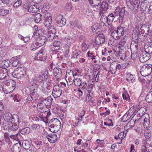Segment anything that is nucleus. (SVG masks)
<instances>
[{"instance_id": "1", "label": "nucleus", "mask_w": 152, "mask_h": 152, "mask_svg": "<svg viewBox=\"0 0 152 152\" xmlns=\"http://www.w3.org/2000/svg\"><path fill=\"white\" fill-rule=\"evenodd\" d=\"M49 122L48 126L49 130L53 132L56 133L58 131L61 127V124L60 121L57 118H53Z\"/></svg>"}, {"instance_id": "2", "label": "nucleus", "mask_w": 152, "mask_h": 152, "mask_svg": "<svg viewBox=\"0 0 152 152\" xmlns=\"http://www.w3.org/2000/svg\"><path fill=\"white\" fill-rule=\"evenodd\" d=\"M48 72L45 71V72H42L40 75L38 76L37 78L38 81L40 82L41 83L40 85L42 86V89L45 90L47 88L46 83H45L44 82H43L44 80H45L46 78H47V74Z\"/></svg>"}, {"instance_id": "3", "label": "nucleus", "mask_w": 152, "mask_h": 152, "mask_svg": "<svg viewBox=\"0 0 152 152\" xmlns=\"http://www.w3.org/2000/svg\"><path fill=\"white\" fill-rule=\"evenodd\" d=\"M51 115V113L50 111L48 113H43L41 115L36 117V121H42L45 123H48L50 120V118Z\"/></svg>"}, {"instance_id": "4", "label": "nucleus", "mask_w": 152, "mask_h": 152, "mask_svg": "<svg viewBox=\"0 0 152 152\" xmlns=\"http://www.w3.org/2000/svg\"><path fill=\"white\" fill-rule=\"evenodd\" d=\"M125 13V9L124 7L120 9V7H116L114 12V14L116 15H118L119 14L120 17V23H122L123 21V19L124 18Z\"/></svg>"}, {"instance_id": "5", "label": "nucleus", "mask_w": 152, "mask_h": 152, "mask_svg": "<svg viewBox=\"0 0 152 152\" xmlns=\"http://www.w3.org/2000/svg\"><path fill=\"white\" fill-rule=\"evenodd\" d=\"M151 70L149 65H143L140 69V73L143 76H147L151 74Z\"/></svg>"}, {"instance_id": "6", "label": "nucleus", "mask_w": 152, "mask_h": 152, "mask_svg": "<svg viewBox=\"0 0 152 152\" xmlns=\"http://www.w3.org/2000/svg\"><path fill=\"white\" fill-rule=\"evenodd\" d=\"M66 80L68 84L72 85L74 83V75L72 71L68 70L66 72Z\"/></svg>"}, {"instance_id": "7", "label": "nucleus", "mask_w": 152, "mask_h": 152, "mask_svg": "<svg viewBox=\"0 0 152 152\" xmlns=\"http://www.w3.org/2000/svg\"><path fill=\"white\" fill-rule=\"evenodd\" d=\"M47 57V54L45 53V51L44 49H42L40 50L37 56L34 58L35 60L39 61L45 60Z\"/></svg>"}, {"instance_id": "8", "label": "nucleus", "mask_w": 152, "mask_h": 152, "mask_svg": "<svg viewBox=\"0 0 152 152\" xmlns=\"http://www.w3.org/2000/svg\"><path fill=\"white\" fill-rule=\"evenodd\" d=\"M15 118L18 119V115L17 114H14L12 116L11 113H6L4 116V119L7 121L8 123L10 122H15Z\"/></svg>"}, {"instance_id": "9", "label": "nucleus", "mask_w": 152, "mask_h": 152, "mask_svg": "<svg viewBox=\"0 0 152 152\" xmlns=\"http://www.w3.org/2000/svg\"><path fill=\"white\" fill-rule=\"evenodd\" d=\"M150 25H142L140 29V34H142L143 36L146 37L148 34H149L150 29L151 27Z\"/></svg>"}, {"instance_id": "10", "label": "nucleus", "mask_w": 152, "mask_h": 152, "mask_svg": "<svg viewBox=\"0 0 152 152\" xmlns=\"http://www.w3.org/2000/svg\"><path fill=\"white\" fill-rule=\"evenodd\" d=\"M150 118L149 114L145 113L142 115L139 118V121H143V125L144 128H147L150 124Z\"/></svg>"}, {"instance_id": "11", "label": "nucleus", "mask_w": 152, "mask_h": 152, "mask_svg": "<svg viewBox=\"0 0 152 152\" xmlns=\"http://www.w3.org/2000/svg\"><path fill=\"white\" fill-rule=\"evenodd\" d=\"M150 55L145 51L141 52L140 53L139 58L140 61L142 62H144L147 61L149 59L150 57Z\"/></svg>"}, {"instance_id": "12", "label": "nucleus", "mask_w": 152, "mask_h": 152, "mask_svg": "<svg viewBox=\"0 0 152 152\" xmlns=\"http://www.w3.org/2000/svg\"><path fill=\"white\" fill-rule=\"evenodd\" d=\"M62 90L58 85H55L52 92L53 96L54 98L59 97L61 94Z\"/></svg>"}, {"instance_id": "13", "label": "nucleus", "mask_w": 152, "mask_h": 152, "mask_svg": "<svg viewBox=\"0 0 152 152\" xmlns=\"http://www.w3.org/2000/svg\"><path fill=\"white\" fill-rule=\"evenodd\" d=\"M45 37L44 36L39 37L35 39L33 44H35L36 45L39 46L38 47H41L45 43Z\"/></svg>"}, {"instance_id": "14", "label": "nucleus", "mask_w": 152, "mask_h": 152, "mask_svg": "<svg viewBox=\"0 0 152 152\" xmlns=\"http://www.w3.org/2000/svg\"><path fill=\"white\" fill-rule=\"evenodd\" d=\"M56 23L58 25L62 27L66 24V20L65 18L63 17V16L60 15H58L56 17Z\"/></svg>"}, {"instance_id": "15", "label": "nucleus", "mask_w": 152, "mask_h": 152, "mask_svg": "<svg viewBox=\"0 0 152 152\" xmlns=\"http://www.w3.org/2000/svg\"><path fill=\"white\" fill-rule=\"evenodd\" d=\"M42 102L41 101L37 104V107L38 111L43 113H48L47 111L48 109L46 105Z\"/></svg>"}, {"instance_id": "16", "label": "nucleus", "mask_w": 152, "mask_h": 152, "mask_svg": "<svg viewBox=\"0 0 152 152\" xmlns=\"http://www.w3.org/2000/svg\"><path fill=\"white\" fill-rule=\"evenodd\" d=\"M54 30L53 31L50 30L48 31V34L47 35V40L50 42L53 41H55V39H57L58 37L55 36L54 34L55 33V31Z\"/></svg>"}, {"instance_id": "17", "label": "nucleus", "mask_w": 152, "mask_h": 152, "mask_svg": "<svg viewBox=\"0 0 152 152\" xmlns=\"http://www.w3.org/2000/svg\"><path fill=\"white\" fill-rule=\"evenodd\" d=\"M33 83H31V85L32 84V86H30V89L33 91H31V98L32 99H36L38 97V95L37 94V93L36 91V90L34 89V88L35 86H36V84L34 83V84H32Z\"/></svg>"}, {"instance_id": "18", "label": "nucleus", "mask_w": 152, "mask_h": 152, "mask_svg": "<svg viewBox=\"0 0 152 152\" xmlns=\"http://www.w3.org/2000/svg\"><path fill=\"white\" fill-rule=\"evenodd\" d=\"M108 4L107 1H104L99 7V14L105 13L107 11Z\"/></svg>"}, {"instance_id": "19", "label": "nucleus", "mask_w": 152, "mask_h": 152, "mask_svg": "<svg viewBox=\"0 0 152 152\" xmlns=\"http://www.w3.org/2000/svg\"><path fill=\"white\" fill-rule=\"evenodd\" d=\"M53 99L52 96H49L46 99L42 100V102L45 104L47 107L48 109H49L51 107V105Z\"/></svg>"}, {"instance_id": "20", "label": "nucleus", "mask_w": 152, "mask_h": 152, "mask_svg": "<svg viewBox=\"0 0 152 152\" xmlns=\"http://www.w3.org/2000/svg\"><path fill=\"white\" fill-rule=\"evenodd\" d=\"M61 43L59 41H55L51 45L52 51H56L60 50L61 48Z\"/></svg>"}, {"instance_id": "21", "label": "nucleus", "mask_w": 152, "mask_h": 152, "mask_svg": "<svg viewBox=\"0 0 152 152\" xmlns=\"http://www.w3.org/2000/svg\"><path fill=\"white\" fill-rule=\"evenodd\" d=\"M96 45H99L103 43L105 40V36L102 34H99L95 39Z\"/></svg>"}, {"instance_id": "22", "label": "nucleus", "mask_w": 152, "mask_h": 152, "mask_svg": "<svg viewBox=\"0 0 152 152\" xmlns=\"http://www.w3.org/2000/svg\"><path fill=\"white\" fill-rule=\"evenodd\" d=\"M53 75L56 77V80H58L62 76V71L61 70L57 68H55L53 69Z\"/></svg>"}, {"instance_id": "23", "label": "nucleus", "mask_w": 152, "mask_h": 152, "mask_svg": "<svg viewBox=\"0 0 152 152\" xmlns=\"http://www.w3.org/2000/svg\"><path fill=\"white\" fill-rule=\"evenodd\" d=\"M7 75V71L6 69L0 67V80H1L5 79Z\"/></svg>"}, {"instance_id": "24", "label": "nucleus", "mask_w": 152, "mask_h": 152, "mask_svg": "<svg viewBox=\"0 0 152 152\" xmlns=\"http://www.w3.org/2000/svg\"><path fill=\"white\" fill-rule=\"evenodd\" d=\"M17 69L19 75V77H20V78L23 79L24 77H26L27 76L26 74V72L23 68L20 67L17 68Z\"/></svg>"}, {"instance_id": "25", "label": "nucleus", "mask_w": 152, "mask_h": 152, "mask_svg": "<svg viewBox=\"0 0 152 152\" xmlns=\"http://www.w3.org/2000/svg\"><path fill=\"white\" fill-rule=\"evenodd\" d=\"M128 30V28L122 27L121 26H118L116 31L118 34V37H121L124 34V32L127 31Z\"/></svg>"}, {"instance_id": "26", "label": "nucleus", "mask_w": 152, "mask_h": 152, "mask_svg": "<svg viewBox=\"0 0 152 152\" xmlns=\"http://www.w3.org/2000/svg\"><path fill=\"white\" fill-rule=\"evenodd\" d=\"M38 9L37 6L35 5H28L26 8V10L31 13L36 12L38 11Z\"/></svg>"}, {"instance_id": "27", "label": "nucleus", "mask_w": 152, "mask_h": 152, "mask_svg": "<svg viewBox=\"0 0 152 152\" xmlns=\"http://www.w3.org/2000/svg\"><path fill=\"white\" fill-rule=\"evenodd\" d=\"M47 138L49 141L52 143H54L57 140V137L56 134H51L47 136Z\"/></svg>"}, {"instance_id": "28", "label": "nucleus", "mask_w": 152, "mask_h": 152, "mask_svg": "<svg viewBox=\"0 0 152 152\" xmlns=\"http://www.w3.org/2000/svg\"><path fill=\"white\" fill-rule=\"evenodd\" d=\"M16 83H15V86L12 84L10 86L8 87L7 88H3V90L4 91L5 93L10 94L12 93L14 90L15 89L16 87Z\"/></svg>"}, {"instance_id": "29", "label": "nucleus", "mask_w": 152, "mask_h": 152, "mask_svg": "<svg viewBox=\"0 0 152 152\" xmlns=\"http://www.w3.org/2000/svg\"><path fill=\"white\" fill-rule=\"evenodd\" d=\"M70 24V27L72 28L75 27L80 29L82 27V25L79 21H71Z\"/></svg>"}, {"instance_id": "30", "label": "nucleus", "mask_w": 152, "mask_h": 152, "mask_svg": "<svg viewBox=\"0 0 152 152\" xmlns=\"http://www.w3.org/2000/svg\"><path fill=\"white\" fill-rule=\"evenodd\" d=\"M14 122H10L8 123V130L9 131L16 130L18 129V126L17 125L16 123H14Z\"/></svg>"}, {"instance_id": "31", "label": "nucleus", "mask_w": 152, "mask_h": 152, "mask_svg": "<svg viewBox=\"0 0 152 152\" xmlns=\"http://www.w3.org/2000/svg\"><path fill=\"white\" fill-rule=\"evenodd\" d=\"M23 146L26 150H28L31 151L32 147L30 146L29 142L27 140H25L22 142Z\"/></svg>"}, {"instance_id": "32", "label": "nucleus", "mask_w": 152, "mask_h": 152, "mask_svg": "<svg viewBox=\"0 0 152 152\" xmlns=\"http://www.w3.org/2000/svg\"><path fill=\"white\" fill-rule=\"evenodd\" d=\"M116 64L115 63H113L111 64L110 65V70L108 71V72H111L112 74H114L117 71Z\"/></svg>"}, {"instance_id": "33", "label": "nucleus", "mask_w": 152, "mask_h": 152, "mask_svg": "<svg viewBox=\"0 0 152 152\" xmlns=\"http://www.w3.org/2000/svg\"><path fill=\"white\" fill-rule=\"evenodd\" d=\"M10 11L8 9H7L5 7H2L0 8V15H5L8 14Z\"/></svg>"}, {"instance_id": "34", "label": "nucleus", "mask_w": 152, "mask_h": 152, "mask_svg": "<svg viewBox=\"0 0 152 152\" xmlns=\"http://www.w3.org/2000/svg\"><path fill=\"white\" fill-rule=\"evenodd\" d=\"M104 13L99 14L100 15H101V18L100 19V22L104 24L106 23L107 22L109 24L107 18V16L104 14Z\"/></svg>"}, {"instance_id": "35", "label": "nucleus", "mask_w": 152, "mask_h": 152, "mask_svg": "<svg viewBox=\"0 0 152 152\" xmlns=\"http://www.w3.org/2000/svg\"><path fill=\"white\" fill-rule=\"evenodd\" d=\"M52 21H50V22L49 21H45L44 22V25L46 26L48 28L49 30H51V29H53L54 30V31H56L55 29H54L53 25H51Z\"/></svg>"}, {"instance_id": "36", "label": "nucleus", "mask_w": 152, "mask_h": 152, "mask_svg": "<svg viewBox=\"0 0 152 152\" xmlns=\"http://www.w3.org/2000/svg\"><path fill=\"white\" fill-rule=\"evenodd\" d=\"M126 79L127 81L130 82L131 83H133L134 80L133 75L130 73L127 74Z\"/></svg>"}, {"instance_id": "37", "label": "nucleus", "mask_w": 152, "mask_h": 152, "mask_svg": "<svg viewBox=\"0 0 152 152\" xmlns=\"http://www.w3.org/2000/svg\"><path fill=\"white\" fill-rule=\"evenodd\" d=\"M127 2L130 3L134 7H137L139 4L137 0H126Z\"/></svg>"}, {"instance_id": "38", "label": "nucleus", "mask_w": 152, "mask_h": 152, "mask_svg": "<svg viewBox=\"0 0 152 152\" xmlns=\"http://www.w3.org/2000/svg\"><path fill=\"white\" fill-rule=\"evenodd\" d=\"M65 41L69 44H70L74 42V40L72 37L69 35H67L65 37Z\"/></svg>"}, {"instance_id": "39", "label": "nucleus", "mask_w": 152, "mask_h": 152, "mask_svg": "<svg viewBox=\"0 0 152 152\" xmlns=\"http://www.w3.org/2000/svg\"><path fill=\"white\" fill-rule=\"evenodd\" d=\"M42 15L40 13H37L36 14L34 18L35 22L37 23H39L41 20Z\"/></svg>"}, {"instance_id": "40", "label": "nucleus", "mask_w": 152, "mask_h": 152, "mask_svg": "<svg viewBox=\"0 0 152 152\" xmlns=\"http://www.w3.org/2000/svg\"><path fill=\"white\" fill-rule=\"evenodd\" d=\"M126 135V134H124L123 132L120 133L118 134V137L120 141L119 142H118V143L119 144L121 143L122 139L124 138Z\"/></svg>"}, {"instance_id": "41", "label": "nucleus", "mask_w": 152, "mask_h": 152, "mask_svg": "<svg viewBox=\"0 0 152 152\" xmlns=\"http://www.w3.org/2000/svg\"><path fill=\"white\" fill-rule=\"evenodd\" d=\"M144 51L149 54L152 53V44L148 46H145L144 48Z\"/></svg>"}, {"instance_id": "42", "label": "nucleus", "mask_w": 152, "mask_h": 152, "mask_svg": "<svg viewBox=\"0 0 152 152\" xmlns=\"http://www.w3.org/2000/svg\"><path fill=\"white\" fill-rule=\"evenodd\" d=\"M30 131V129L28 127L24 128L20 131V133L23 134H28Z\"/></svg>"}, {"instance_id": "43", "label": "nucleus", "mask_w": 152, "mask_h": 152, "mask_svg": "<svg viewBox=\"0 0 152 152\" xmlns=\"http://www.w3.org/2000/svg\"><path fill=\"white\" fill-rule=\"evenodd\" d=\"M119 44L120 45V47H121V49H124L125 47L127 45L125 39H121V41L119 42Z\"/></svg>"}, {"instance_id": "44", "label": "nucleus", "mask_w": 152, "mask_h": 152, "mask_svg": "<svg viewBox=\"0 0 152 152\" xmlns=\"http://www.w3.org/2000/svg\"><path fill=\"white\" fill-rule=\"evenodd\" d=\"M146 102L148 103L152 102V94L149 92L146 97Z\"/></svg>"}, {"instance_id": "45", "label": "nucleus", "mask_w": 152, "mask_h": 152, "mask_svg": "<svg viewBox=\"0 0 152 152\" xmlns=\"http://www.w3.org/2000/svg\"><path fill=\"white\" fill-rule=\"evenodd\" d=\"M90 4L99 5L100 3V0H88Z\"/></svg>"}, {"instance_id": "46", "label": "nucleus", "mask_w": 152, "mask_h": 152, "mask_svg": "<svg viewBox=\"0 0 152 152\" xmlns=\"http://www.w3.org/2000/svg\"><path fill=\"white\" fill-rule=\"evenodd\" d=\"M31 127L32 130L35 132L38 131L40 129V126L39 124H34L32 125Z\"/></svg>"}, {"instance_id": "47", "label": "nucleus", "mask_w": 152, "mask_h": 152, "mask_svg": "<svg viewBox=\"0 0 152 152\" xmlns=\"http://www.w3.org/2000/svg\"><path fill=\"white\" fill-rule=\"evenodd\" d=\"M81 55V52L79 50H77L73 53V57L74 58L77 59L80 57Z\"/></svg>"}, {"instance_id": "48", "label": "nucleus", "mask_w": 152, "mask_h": 152, "mask_svg": "<svg viewBox=\"0 0 152 152\" xmlns=\"http://www.w3.org/2000/svg\"><path fill=\"white\" fill-rule=\"evenodd\" d=\"M45 21H49V22L50 21H52V18L51 16V15L49 13H47L45 14Z\"/></svg>"}, {"instance_id": "49", "label": "nucleus", "mask_w": 152, "mask_h": 152, "mask_svg": "<svg viewBox=\"0 0 152 152\" xmlns=\"http://www.w3.org/2000/svg\"><path fill=\"white\" fill-rule=\"evenodd\" d=\"M19 75L17 68L14 70L12 74V75L13 77L18 79L20 78V77H19L20 75Z\"/></svg>"}, {"instance_id": "50", "label": "nucleus", "mask_w": 152, "mask_h": 152, "mask_svg": "<svg viewBox=\"0 0 152 152\" xmlns=\"http://www.w3.org/2000/svg\"><path fill=\"white\" fill-rule=\"evenodd\" d=\"M16 82L12 80H7L5 82V85L8 87L12 84L15 86Z\"/></svg>"}, {"instance_id": "51", "label": "nucleus", "mask_w": 152, "mask_h": 152, "mask_svg": "<svg viewBox=\"0 0 152 152\" xmlns=\"http://www.w3.org/2000/svg\"><path fill=\"white\" fill-rule=\"evenodd\" d=\"M74 84L77 86H80L82 84V81L80 78L76 79L74 81Z\"/></svg>"}, {"instance_id": "52", "label": "nucleus", "mask_w": 152, "mask_h": 152, "mask_svg": "<svg viewBox=\"0 0 152 152\" xmlns=\"http://www.w3.org/2000/svg\"><path fill=\"white\" fill-rule=\"evenodd\" d=\"M91 8L92 10L95 12H98L99 10V7H98L99 5H94L93 4H91Z\"/></svg>"}, {"instance_id": "53", "label": "nucleus", "mask_w": 152, "mask_h": 152, "mask_svg": "<svg viewBox=\"0 0 152 152\" xmlns=\"http://www.w3.org/2000/svg\"><path fill=\"white\" fill-rule=\"evenodd\" d=\"M111 36L115 39H118L120 37H118V34L116 30H114L111 33Z\"/></svg>"}, {"instance_id": "54", "label": "nucleus", "mask_w": 152, "mask_h": 152, "mask_svg": "<svg viewBox=\"0 0 152 152\" xmlns=\"http://www.w3.org/2000/svg\"><path fill=\"white\" fill-rule=\"evenodd\" d=\"M147 110L146 107H143L140 108L138 111V112L140 113L141 114H144Z\"/></svg>"}, {"instance_id": "55", "label": "nucleus", "mask_w": 152, "mask_h": 152, "mask_svg": "<svg viewBox=\"0 0 152 152\" xmlns=\"http://www.w3.org/2000/svg\"><path fill=\"white\" fill-rule=\"evenodd\" d=\"M21 3L22 1L21 0H18L14 4V7L15 8H17L21 5Z\"/></svg>"}, {"instance_id": "56", "label": "nucleus", "mask_w": 152, "mask_h": 152, "mask_svg": "<svg viewBox=\"0 0 152 152\" xmlns=\"http://www.w3.org/2000/svg\"><path fill=\"white\" fill-rule=\"evenodd\" d=\"M20 61H16L13 59V62L12 63V65L14 67H16L17 66H19L20 65Z\"/></svg>"}, {"instance_id": "57", "label": "nucleus", "mask_w": 152, "mask_h": 152, "mask_svg": "<svg viewBox=\"0 0 152 152\" xmlns=\"http://www.w3.org/2000/svg\"><path fill=\"white\" fill-rule=\"evenodd\" d=\"M140 29L137 26L135 27L133 31V33L137 34V35H140Z\"/></svg>"}, {"instance_id": "58", "label": "nucleus", "mask_w": 152, "mask_h": 152, "mask_svg": "<svg viewBox=\"0 0 152 152\" xmlns=\"http://www.w3.org/2000/svg\"><path fill=\"white\" fill-rule=\"evenodd\" d=\"M18 134L17 133L15 134H10V139H11L12 140H15L16 141L18 140Z\"/></svg>"}, {"instance_id": "59", "label": "nucleus", "mask_w": 152, "mask_h": 152, "mask_svg": "<svg viewBox=\"0 0 152 152\" xmlns=\"http://www.w3.org/2000/svg\"><path fill=\"white\" fill-rule=\"evenodd\" d=\"M114 18L115 17L113 14V13H111L107 17L108 21L110 22L113 21Z\"/></svg>"}, {"instance_id": "60", "label": "nucleus", "mask_w": 152, "mask_h": 152, "mask_svg": "<svg viewBox=\"0 0 152 152\" xmlns=\"http://www.w3.org/2000/svg\"><path fill=\"white\" fill-rule=\"evenodd\" d=\"M81 88L84 91L86 90L87 88V85L86 82H84L82 83L81 84Z\"/></svg>"}, {"instance_id": "61", "label": "nucleus", "mask_w": 152, "mask_h": 152, "mask_svg": "<svg viewBox=\"0 0 152 152\" xmlns=\"http://www.w3.org/2000/svg\"><path fill=\"white\" fill-rule=\"evenodd\" d=\"M34 143L38 147H40L42 145V142L41 141L38 140H36L35 141Z\"/></svg>"}, {"instance_id": "62", "label": "nucleus", "mask_w": 152, "mask_h": 152, "mask_svg": "<svg viewBox=\"0 0 152 152\" xmlns=\"http://www.w3.org/2000/svg\"><path fill=\"white\" fill-rule=\"evenodd\" d=\"M123 98L124 100H127L130 99L129 95L127 93H124L122 95Z\"/></svg>"}, {"instance_id": "63", "label": "nucleus", "mask_w": 152, "mask_h": 152, "mask_svg": "<svg viewBox=\"0 0 152 152\" xmlns=\"http://www.w3.org/2000/svg\"><path fill=\"white\" fill-rule=\"evenodd\" d=\"M135 124V122L133 120H131L128 122L127 125L129 126L130 127H133Z\"/></svg>"}, {"instance_id": "64", "label": "nucleus", "mask_w": 152, "mask_h": 152, "mask_svg": "<svg viewBox=\"0 0 152 152\" xmlns=\"http://www.w3.org/2000/svg\"><path fill=\"white\" fill-rule=\"evenodd\" d=\"M151 132L149 130H147L145 133V136L146 138H149L151 136Z\"/></svg>"}]
</instances>
